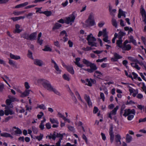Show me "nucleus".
Here are the masks:
<instances>
[{"label":"nucleus","instance_id":"680f3d73","mask_svg":"<svg viewBox=\"0 0 146 146\" xmlns=\"http://www.w3.org/2000/svg\"><path fill=\"white\" fill-rule=\"evenodd\" d=\"M13 14L15 16H18L21 15L20 11H14Z\"/></svg>","mask_w":146,"mask_h":146},{"label":"nucleus","instance_id":"13d9d810","mask_svg":"<svg viewBox=\"0 0 146 146\" xmlns=\"http://www.w3.org/2000/svg\"><path fill=\"white\" fill-rule=\"evenodd\" d=\"M54 45L58 47H59L60 46V44H59V42L58 41H56L54 42Z\"/></svg>","mask_w":146,"mask_h":146},{"label":"nucleus","instance_id":"a878e982","mask_svg":"<svg viewBox=\"0 0 146 146\" xmlns=\"http://www.w3.org/2000/svg\"><path fill=\"white\" fill-rule=\"evenodd\" d=\"M20 26L19 24L15 25V29L14 31V33H19L22 31V30L20 29Z\"/></svg>","mask_w":146,"mask_h":146},{"label":"nucleus","instance_id":"a211bd4d","mask_svg":"<svg viewBox=\"0 0 146 146\" xmlns=\"http://www.w3.org/2000/svg\"><path fill=\"white\" fill-rule=\"evenodd\" d=\"M32 92L31 90H26L24 92L22 93L21 95V97L22 98L28 96L30 94V92Z\"/></svg>","mask_w":146,"mask_h":146},{"label":"nucleus","instance_id":"37998d69","mask_svg":"<svg viewBox=\"0 0 146 146\" xmlns=\"http://www.w3.org/2000/svg\"><path fill=\"white\" fill-rule=\"evenodd\" d=\"M27 56L29 58L33 59V54L29 50L28 51V53L27 54Z\"/></svg>","mask_w":146,"mask_h":146},{"label":"nucleus","instance_id":"423d86ee","mask_svg":"<svg viewBox=\"0 0 146 146\" xmlns=\"http://www.w3.org/2000/svg\"><path fill=\"white\" fill-rule=\"evenodd\" d=\"M87 40L88 41V44L91 46H97V44L95 42L96 39L93 36L92 34L88 35L87 37Z\"/></svg>","mask_w":146,"mask_h":146},{"label":"nucleus","instance_id":"774afa93","mask_svg":"<svg viewBox=\"0 0 146 146\" xmlns=\"http://www.w3.org/2000/svg\"><path fill=\"white\" fill-rule=\"evenodd\" d=\"M68 127L69 129L72 131H73L75 130L74 127L73 126L68 125Z\"/></svg>","mask_w":146,"mask_h":146},{"label":"nucleus","instance_id":"4d7b16f0","mask_svg":"<svg viewBox=\"0 0 146 146\" xmlns=\"http://www.w3.org/2000/svg\"><path fill=\"white\" fill-rule=\"evenodd\" d=\"M43 115V113L42 112L40 111L39 112V114L37 115V117L38 119H40L41 118Z\"/></svg>","mask_w":146,"mask_h":146},{"label":"nucleus","instance_id":"5fc2aeb1","mask_svg":"<svg viewBox=\"0 0 146 146\" xmlns=\"http://www.w3.org/2000/svg\"><path fill=\"white\" fill-rule=\"evenodd\" d=\"M142 84L143 86L142 87V88L143 92H145V94H146V86L145 85L144 83H143Z\"/></svg>","mask_w":146,"mask_h":146},{"label":"nucleus","instance_id":"a18cd8bd","mask_svg":"<svg viewBox=\"0 0 146 146\" xmlns=\"http://www.w3.org/2000/svg\"><path fill=\"white\" fill-rule=\"evenodd\" d=\"M92 49L91 47L89 46H87L86 48L83 47L82 48V50L86 51H90L92 50Z\"/></svg>","mask_w":146,"mask_h":146},{"label":"nucleus","instance_id":"de8ad7c7","mask_svg":"<svg viewBox=\"0 0 146 146\" xmlns=\"http://www.w3.org/2000/svg\"><path fill=\"white\" fill-rule=\"evenodd\" d=\"M107 60V58L105 57L102 59H98L96 60V62H102L103 61H106Z\"/></svg>","mask_w":146,"mask_h":146},{"label":"nucleus","instance_id":"393cba45","mask_svg":"<svg viewBox=\"0 0 146 146\" xmlns=\"http://www.w3.org/2000/svg\"><path fill=\"white\" fill-rule=\"evenodd\" d=\"M121 137L119 134H117L115 135V140L117 144H121Z\"/></svg>","mask_w":146,"mask_h":146},{"label":"nucleus","instance_id":"f704fd0d","mask_svg":"<svg viewBox=\"0 0 146 146\" xmlns=\"http://www.w3.org/2000/svg\"><path fill=\"white\" fill-rule=\"evenodd\" d=\"M132 140V137L127 134L126 135V140L127 143H129Z\"/></svg>","mask_w":146,"mask_h":146},{"label":"nucleus","instance_id":"09e8293b","mask_svg":"<svg viewBox=\"0 0 146 146\" xmlns=\"http://www.w3.org/2000/svg\"><path fill=\"white\" fill-rule=\"evenodd\" d=\"M52 14V12L51 11H44V14L46 16L48 17L50 16Z\"/></svg>","mask_w":146,"mask_h":146},{"label":"nucleus","instance_id":"6e6d98bb","mask_svg":"<svg viewBox=\"0 0 146 146\" xmlns=\"http://www.w3.org/2000/svg\"><path fill=\"white\" fill-rule=\"evenodd\" d=\"M67 34L66 32L65 31H63L61 32L60 33V35L61 37H63L65 36Z\"/></svg>","mask_w":146,"mask_h":146},{"label":"nucleus","instance_id":"a19ab883","mask_svg":"<svg viewBox=\"0 0 146 146\" xmlns=\"http://www.w3.org/2000/svg\"><path fill=\"white\" fill-rule=\"evenodd\" d=\"M129 39L130 41L132 42L133 44H136V40H134L133 38V36L131 35L129 37Z\"/></svg>","mask_w":146,"mask_h":146},{"label":"nucleus","instance_id":"69168bd1","mask_svg":"<svg viewBox=\"0 0 146 146\" xmlns=\"http://www.w3.org/2000/svg\"><path fill=\"white\" fill-rule=\"evenodd\" d=\"M57 116L58 117L60 118H62L63 119L64 117H65L60 112H58L57 114Z\"/></svg>","mask_w":146,"mask_h":146},{"label":"nucleus","instance_id":"3c124183","mask_svg":"<svg viewBox=\"0 0 146 146\" xmlns=\"http://www.w3.org/2000/svg\"><path fill=\"white\" fill-rule=\"evenodd\" d=\"M8 98L12 102L15 101L16 100V99L14 97L11 95H9L8 96Z\"/></svg>","mask_w":146,"mask_h":146},{"label":"nucleus","instance_id":"58836bf2","mask_svg":"<svg viewBox=\"0 0 146 146\" xmlns=\"http://www.w3.org/2000/svg\"><path fill=\"white\" fill-rule=\"evenodd\" d=\"M15 134L17 135H21L22 133V131L19 128L18 129H17L15 131Z\"/></svg>","mask_w":146,"mask_h":146},{"label":"nucleus","instance_id":"c756f323","mask_svg":"<svg viewBox=\"0 0 146 146\" xmlns=\"http://www.w3.org/2000/svg\"><path fill=\"white\" fill-rule=\"evenodd\" d=\"M1 136L6 137H12V136L10 134L6 132L2 133L1 134Z\"/></svg>","mask_w":146,"mask_h":146},{"label":"nucleus","instance_id":"5701e85b","mask_svg":"<svg viewBox=\"0 0 146 146\" xmlns=\"http://www.w3.org/2000/svg\"><path fill=\"white\" fill-rule=\"evenodd\" d=\"M37 33L36 32H34L31 33L29 35V39L31 40H33L35 39L36 38Z\"/></svg>","mask_w":146,"mask_h":146},{"label":"nucleus","instance_id":"8fccbe9b","mask_svg":"<svg viewBox=\"0 0 146 146\" xmlns=\"http://www.w3.org/2000/svg\"><path fill=\"white\" fill-rule=\"evenodd\" d=\"M24 86L26 90H29L30 86L28 82H26L24 83Z\"/></svg>","mask_w":146,"mask_h":146},{"label":"nucleus","instance_id":"f03ea898","mask_svg":"<svg viewBox=\"0 0 146 146\" xmlns=\"http://www.w3.org/2000/svg\"><path fill=\"white\" fill-rule=\"evenodd\" d=\"M135 115V111L134 109L131 110L130 109H125L123 115L125 117L128 116L127 118L128 120H131L134 117Z\"/></svg>","mask_w":146,"mask_h":146},{"label":"nucleus","instance_id":"9d476101","mask_svg":"<svg viewBox=\"0 0 146 146\" xmlns=\"http://www.w3.org/2000/svg\"><path fill=\"white\" fill-rule=\"evenodd\" d=\"M113 125L112 124H110V128L109 129V135L110 136V140L111 142L112 143L114 140V135L113 132Z\"/></svg>","mask_w":146,"mask_h":146},{"label":"nucleus","instance_id":"49530a36","mask_svg":"<svg viewBox=\"0 0 146 146\" xmlns=\"http://www.w3.org/2000/svg\"><path fill=\"white\" fill-rule=\"evenodd\" d=\"M63 78L66 80L69 81L70 80V77L68 75L64 74L63 76Z\"/></svg>","mask_w":146,"mask_h":146},{"label":"nucleus","instance_id":"79ce46f5","mask_svg":"<svg viewBox=\"0 0 146 146\" xmlns=\"http://www.w3.org/2000/svg\"><path fill=\"white\" fill-rule=\"evenodd\" d=\"M37 108H39L40 109H42L43 110H45L46 109V107L44 105L42 104L38 106L37 107Z\"/></svg>","mask_w":146,"mask_h":146},{"label":"nucleus","instance_id":"603ef678","mask_svg":"<svg viewBox=\"0 0 146 146\" xmlns=\"http://www.w3.org/2000/svg\"><path fill=\"white\" fill-rule=\"evenodd\" d=\"M68 4V2L67 0H66L65 2H63L61 4L62 7H65L67 6Z\"/></svg>","mask_w":146,"mask_h":146},{"label":"nucleus","instance_id":"6ab92c4d","mask_svg":"<svg viewBox=\"0 0 146 146\" xmlns=\"http://www.w3.org/2000/svg\"><path fill=\"white\" fill-rule=\"evenodd\" d=\"M84 98L89 106L90 107H92V104L89 96H87L86 94H85L84 95Z\"/></svg>","mask_w":146,"mask_h":146},{"label":"nucleus","instance_id":"1a4fd4ad","mask_svg":"<svg viewBox=\"0 0 146 146\" xmlns=\"http://www.w3.org/2000/svg\"><path fill=\"white\" fill-rule=\"evenodd\" d=\"M138 64L141 66H143V63L142 62L139 61L138 60L137 61H136L135 63H131V65L134 68L138 70H139L140 69V67L138 66L137 64Z\"/></svg>","mask_w":146,"mask_h":146},{"label":"nucleus","instance_id":"72a5a7b5","mask_svg":"<svg viewBox=\"0 0 146 146\" xmlns=\"http://www.w3.org/2000/svg\"><path fill=\"white\" fill-rule=\"evenodd\" d=\"M43 137V135L42 134L40 133L39 136H36L35 137V139H37L39 141L41 140Z\"/></svg>","mask_w":146,"mask_h":146},{"label":"nucleus","instance_id":"b1692460","mask_svg":"<svg viewBox=\"0 0 146 146\" xmlns=\"http://www.w3.org/2000/svg\"><path fill=\"white\" fill-rule=\"evenodd\" d=\"M10 56L11 59L17 60L21 58V57L19 56L15 55L11 53L10 54Z\"/></svg>","mask_w":146,"mask_h":146},{"label":"nucleus","instance_id":"aec40b11","mask_svg":"<svg viewBox=\"0 0 146 146\" xmlns=\"http://www.w3.org/2000/svg\"><path fill=\"white\" fill-rule=\"evenodd\" d=\"M131 47L129 44H124L121 48L123 50H129L131 49Z\"/></svg>","mask_w":146,"mask_h":146},{"label":"nucleus","instance_id":"c85d7f7f","mask_svg":"<svg viewBox=\"0 0 146 146\" xmlns=\"http://www.w3.org/2000/svg\"><path fill=\"white\" fill-rule=\"evenodd\" d=\"M49 121L52 124L56 123L59 124V122L57 119L50 118L49 119Z\"/></svg>","mask_w":146,"mask_h":146},{"label":"nucleus","instance_id":"473e14b6","mask_svg":"<svg viewBox=\"0 0 146 146\" xmlns=\"http://www.w3.org/2000/svg\"><path fill=\"white\" fill-rule=\"evenodd\" d=\"M111 22L115 28H117V25L116 20L113 18L112 19Z\"/></svg>","mask_w":146,"mask_h":146},{"label":"nucleus","instance_id":"20e7f679","mask_svg":"<svg viewBox=\"0 0 146 146\" xmlns=\"http://www.w3.org/2000/svg\"><path fill=\"white\" fill-rule=\"evenodd\" d=\"M102 35L104 37L103 40L104 42L107 43L108 44L111 43L110 40L108 39V36L107 33L106 29V28L104 29L102 31H99L98 36V37H100Z\"/></svg>","mask_w":146,"mask_h":146},{"label":"nucleus","instance_id":"2eb2a0df","mask_svg":"<svg viewBox=\"0 0 146 146\" xmlns=\"http://www.w3.org/2000/svg\"><path fill=\"white\" fill-rule=\"evenodd\" d=\"M86 84L90 86H92V84H94L96 82L95 80L91 79H86Z\"/></svg>","mask_w":146,"mask_h":146},{"label":"nucleus","instance_id":"e433bc0d","mask_svg":"<svg viewBox=\"0 0 146 146\" xmlns=\"http://www.w3.org/2000/svg\"><path fill=\"white\" fill-rule=\"evenodd\" d=\"M42 50L45 51H51L52 49L48 46H45L44 48L42 49Z\"/></svg>","mask_w":146,"mask_h":146},{"label":"nucleus","instance_id":"ea45409f","mask_svg":"<svg viewBox=\"0 0 146 146\" xmlns=\"http://www.w3.org/2000/svg\"><path fill=\"white\" fill-rule=\"evenodd\" d=\"M22 37L27 40L29 39V35L26 33H25L23 34Z\"/></svg>","mask_w":146,"mask_h":146},{"label":"nucleus","instance_id":"864d4df0","mask_svg":"<svg viewBox=\"0 0 146 146\" xmlns=\"http://www.w3.org/2000/svg\"><path fill=\"white\" fill-rule=\"evenodd\" d=\"M118 34L117 33H115L114 34V37L112 39V42L113 43H115V40Z\"/></svg>","mask_w":146,"mask_h":146},{"label":"nucleus","instance_id":"2f4dec72","mask_svg":"<svg viewBox=\"0 0 146 146\" xmlns=\"http://www.w3.org/2000/svg\"><path fill=\"white\" fill-rule=\"evenodd\" d=\"M83 62L84 64H85L87 66H90V64H91V63H92L91 62L85 59H84L83 60Z\"/></svg>","mask_w":146,"mask_h":146},{"label":"nucleus","instance_id":"7c9ffc66","mask_svg":"<svg viewBox=\"0 0 146 146\" xmlns=\"http://www.w3.org/2000/svg\"><path fill=\"white\" fill-rule=\"evenodd\" d=\"M94 76L98 78H100L102 76V74L100 72L98 71H96L94 73Z\"/></svg>","mask_w":146,"mask_h":146},{"label":"nucleus","instance_id":"bb28decb","mask_svg":"<svg viewBox=\"0 0 146 146\" xmlns=\"http://www.w3.org/2000/svg\"><path fill=\"white\" fill-rule=\"evenodd\" d=\"M122 38L121 37L119 38L118 40H117L116 42V44L117 46L119 48H121L123 46V45H122Z\"/></svg>","mask_w":146,"mask_h":146},{"label":"nucleus","instance_id":"9b49d317","mask_svg":"<svg viewBox=\"0 0 146 146\" xmlns=\"http://www.w3.org/2000/svg\"><path fill=\"white\" fill-rule=\"evenodd\" d=\"M113 57L111 58V60L113 62H116L119 59H121L122 57L119 55V54L114 52L113 53Z\"/></svg>","mask_w":146,"mask_h":146},{"label":"nucleus","instance_id":"39448f33","mask_svg":"<svg viewBox=\"0 0 146 146\" xmlns=\"http://www.w3.org/2000/svg\"><path fill=\"white\" fill-rule=\"evenodd\" d=\"M94 14L92 13H90L88 19L85 22L86 27H91L96 25V23L94 20Z\"/></svg>","mask_w":146,"mask_h":146},{"label":"nucleus","instance_id":"ddd939ff","mask_svg":"<svg viewBox=\"0 0 146 146\" xmlns=\"http://www.w3.org/2000/svg\"><path fill=\"white\" fill-rule=\"evenodd\" d=\"M119 108L118 106H116L114 108L113 110H112L108 114V117L111 119H112V116L115 115L116 114V112Z\"/></svg>","mask_w":146,"mask_h":146},{"label":"nucleus","instance_id":"0eeeda50","mask_svg":"<svg viewBox=\"0 0 146 146\" xmlns=\"http://www.w3.org/2000/svg\"><path fill=\"white\" fill-rule=\"evenodd\" d=\"M90 69H84V68H81L80 69V71H81L82 70H86L88 71V72L90 73H92L94 71L96 70L97 69V67H96V65L95 64L91 63V64H90Z\"/></svg>","mask_w":146,"mask_h":146},{"label":"nucleus","instance_id":"4c0bfd02","mask_svg":"<svg viewBox=\"0 0 146 146\" xmlns=\"http://www.w3.org/2000/svg\"><path fill=\"white\" fill-rule=\"evenodd\" d=\"M48 137L49 139H52L54 140H55L56 138L55 135L54 134H50V135H47L46 137V138H47Z\"/></svg>","mask_w":146,"mask_h":146},{"label":"nucleus","instance_id":"dca6fc26","mask_svg":"<svg viewBox=\"0 0 146 146\" xmlns=\"http://www.w3.org/2000/svg\"><path fill=\"white\" fill-rule=\"evenodd\" d=\"M52 63H53L54 64V67L57 71V74H60L61 73V70L59 69L58 66L57 65L56 62L53 60H51Z\"/></svg>","mask_w":146,"mask_h":146},{"label":"nucleus","instance_id":"f3484780","mask_svg":"<svg viewBox=\"0 0 146 146\" xmlns=\"http://www.w3.org/2000/svg\"><path fill=\"white\" fill-rule=\"evenodd\" d=\"M129 90L131 93L133 94V97H135L138 92L137 89L135 90L131 87L129 88Z\"/></svg>","mask_w":146,"mask_h":146},{"label":"nucleus","instance_id":"bf43d9fd","mask_svg":"<svg viewBox=\"0 0 146 146\" xmlns=\"http://www.w3.org/2000/svg\"><path fill=\"white\" fill-rule=\"evenodd\" d=\"M35 6H36V5H28V6L25 7V9H30V8H33V7H35Z\"/></svg>","mask_w":146,"mask_h":146},{"label":"nucleus","instance_id":"e2e57ef3","mask_svg":"<svg viewBox=\"0 0 146 146\" xmlns=\"http://www.w3.org/2000/svg\"><path fill=\"white\" fill-rule=\"evenodd\" d=\"M32 129H33V131L34 133H35V134L37 133L38 132V129L36 128L35 127H33Z\"/></svg>","mask_w":146,"mask_h":146},{"label":"nucleus","instance_id":"7ed1b4c3","mask_svg":"<svg viewBox=\"0 0 146 146\" xmlns=\"http://www.w3.org/2000/svg\"><path fill=\"white\" fill-rule=\"evenodd\" d=\"M77 15V14L76 12H73L72 14L65 17V23L67 24L72 25V23L74 22Z\"/></svg>","mask_w":146,"mask_h":146},{"label":"nucleus","instance_id":"4468645a","mask_svg":"<svg viewBox=\"0 0 146 146\" xmlns=\"http://www.w3.org/2000/svg\"><path fill=\"white\" fill-rule=\"evenodd\" d=\"M34 63L36 65L39 66H42L44 65L43 61L40 59H36L34 60Z\"/></svg>","mask_w":146,"mask_h":146},{"label":"nucleus","instance_id":"f8f14e48","mask_svg":"<svg viewBox=\"0 0 146 146\" xmlns=\"http://www.w3.org/2000/svg\"><path fill=\"white\" fill-rule=\"evenodd\" d=\"M5 114L6 115H12L15 113L12 109L9 108L8 107H6L5 108Z\"/></svg>","mask_w":146,"mask_h":146},{"label":"nucleus","instance_id":"c03bdc74","mask_svg":"<svg viewBox=\"0 0 146 146\" xmlns=\"http://www.w3.org/2000/svg\"><path fill=\"white\" fill-rule=\"evenodd\" d=\"M128 59L131 61L132 62V63H135L136 61H137V59L134 58H133L129 56L128 57Z\"/></svg>","mask_w":146,"mask_h":146},{"label":"nucleus","instance_id":"f257e3e1","mask_svg":"<svg viewBox=\"0 0 146 146\" xmlns=\"http://www.w3.org/2000/svg\"><path fill=\"white\" fill-rule=\"evenodd\" d=\"M37 83L38 84H41L48 91H51V89L53 87L50 82L46 80L43 79H38L36 80Z\"/></svg>","mask_w":146,"mask_h":146},{"label":"nucleus","instance_id":"4be33fe9","mask_svg":"<svg viewBox=\"0 0 146 146\" xmlns=\"http://www.w3.org/2000/svg\"><path fill=\"white\" fill-rule=\"evenodd\" d=\"M125 12L123 11L121 9H119V13L118 15V17L120 18L121 17V16H124V17H125L126 15H125Z\"/></svg>","mask_w":146,"mask_h":146},{"label":"nucleus","instance_id":"052dcab7","mask_svg":"<svg viewBox=\"0 0 146 146\" xmlns=\"http://www.w3.org/2000/svg\"><path fill=\"white\" fill-rule=\"evenodd\" d=\"M100 97L102 99L103 101H104L105 100V96L104 93L102 92H100Z\"/></svg>","mask_w":146,"mask_h":146},{"label":"nucleus","instance_id":"6e6552de","mask_svg":"<svg viewBox=\"0 0 146 146\" xmlns=\"http://www.w3.org/2000/svg\"><path fill=\"white\" fill-rule=\"evenodd\" d=\"M140 13L142 15L143 21L146 24V12L142 5L140 9Z\"/></svg>","mask_w":146,"mask_h":146},{"label":"nucleus","instance_id":"c9c22d12","mask_svg":"<svg viewBox=\"0 0 146 146\" xmlns=\"http://www.w3.org/2000/svg\"><path fill=\"white\" fill-rule=\"evenodd\" d=\"M62 27V25L58 23H56L54 26L53 29H58Z\"/></svg>","mask_w":146,"mask_h":146},{"label":"nucleus","instance_id":"412c9836","mask_svg":"<svg viewBox=\"0 0 146 146\" xmlns=\"http://www.w3.org/2000/svg\"><path fill=\"white\" fill-rule=\"evenodd\" d=\"M80 60V58H76L75 61L74 63L78 67L80 68H82L83 66V65L82 64H80L79 61Z\"/></svg>","mask_w":146,"mask_h":146},{"label":"nucleus","instance_id":"338daca9","mask_svg":"<svg viewBox=\"0 0 146 146\" xmlns=\"http://www.w3.org/2000/svg\"><path fill=\"white\" fill-rule=\"evenodd\" d=\"M33 15V13H30L26 15V17L29 19H30L31 18V17Z\"/></svg>","mask_w":146,"mask_h":146},{"label":"nucleus","instance_id":"cd10ccee","mask_svg":"<svg viewBox=\"0 0 146 146\" xmlns=\"http://www.w3.org/2000/svg\"><path fill=\"white\" fill-rule=\"evenodd\" d=\"M66 68L68 71L71 74H74V71L72 66H66Z\"/></svg>","mask_w":146,"mask_h":146},{"label":"nucleus","instance_id":"0e129e2a","mask_svg":"<svg viewBox=\"0 0 146 146\" xmlns=\"http://www.w3.org/2000/svg\"><path fill=\"white\" fill-rule=\"evenodd\" d=\"M12 102L9 99H7L6 101V103L8 106H9L11 105V104Z\"/></svg>","mask_w":146,"mask_h":146}]
</instances>
